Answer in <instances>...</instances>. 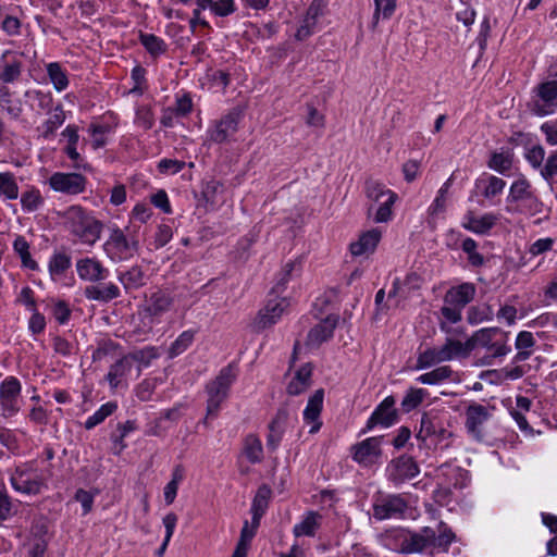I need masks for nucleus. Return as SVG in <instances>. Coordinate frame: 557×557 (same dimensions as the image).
<instances>
[{"label": "nucleus", "mask_w": 557, "mask_h": 557, "mask_svg": "<svg viewBox=\"0 0 557 557\" xmlns=\"http://www.w3.org/2000/svg\"><path fill=\"white\" fill-rule=\"evenodd\" d=\"M288 416L287 407L284 405L277 409L274 418L269 423V434L267 436L268 449L274 451L280 446L286 430Z\"/></svg>", "instance_id": "a211bd4d"}, {"label": "nucleus", "mask_w": 557, "mask_h": 557, "mask_svg": "<svg viewBox=\"0 0 557 557\" xmlns=\"http://www.w3.org/2000/svg\"><path fill=\"white\" fill-rule=\"evenodd\" d=\"M442 352L444 354L446 361H450L456 358H466L471 352V344L469 343V339L462 343L461 341L447 337L442 346Z\"/></svg>", "instance_id": "c756f323"}, {"label": "nucleus", "mask_w": 557, "mask_h": 557, "mask_svg": "<svg viewBox=\"0 0 557 557\" xmlns=\"http://www.w3.org/2000/svg\"><path fill=\"white\" fill-rule=\"evenodd\" d=\"M417 437L423 442L430 440L435 445L444 443V447H448L453 433L443 425L437 416L423 413Z\"/></svg>", "instance_id": "9b49d317"}, {"label": "nucleus", "mask_w": 557, "mask_h": 557, "mask_svg": "<svg viewBox=\"0 0 557 557\" xmlns=\"http://www.w3.org/2000/svg\"><path fill=\"white\" fill-rule=\"evenodd\" d=\"M139 41L152 57H159L166 51L165 41L153 34L140 33Z\"/></svg>", "instance_id": "37998d69"}, {"label": "nucleus", "mask_w": 557, "mask_h": 557, "mask_svg": "<svg viewBox=\"0 0 557 557\" xmlns=\"http://www.w3.org/2000/svg\"><path fill=\"white\" fill-rule=\"evenodd\" d=\"M1 27L9 36H16L21 32V22L15 16L5 15L2 20Z\"/></svg>", "instance_id": "774afa93"}, {"label": "nucleus", "mask_w": 557, "mask_h": 557, "mask_svg": "<svg viewBox=\"0 0 557 557\" xmlns=\"http://www.w3.org/2000/svg\"><path fill=\"white\" fill-rule=\"evenodd\" d=\"M383 436L368 437L350 447V456L354 461L362 467H371L382 457Z\"/></svg>", "instance_id": "9d476101"}, {"label": "nucleus", "mask_w": 557, "mask_h": 557, "mask_svg": "<svg viewBox=\"0 0 557 557\" xmlns=\"http://www.w3.org/2000/svg\"><path fill=\"white\" fill-rule=\"evenodd\" d=\"M129 362H137V376L140 375L141 369L150 366L153 359L159 357L158 350L156 347L148 346L138 350H134L126 355Z\"/></svg>", "instance_id": "473e14b6"}, {"label": "nucleus", "mask_w": 557, "mask_h": 557, "mask_svg": "<svg viewBox=\"0 0 557 557\" xmlns=\"http://www.w3.org/2000/svg\"><path fill=\"white\" fill-rule=\"evenodd\" d=\"M446 359L442 352V347H430L424 351L420 352L417 358L416 369L423 370L429 369L435 364L445 362Z\"/></svg>", "instance_id": "c9c22d12"}, {"label": "nucleus", "mask_w": 557, "mask_h": 557, "mask_svg": "<svg viewBox=\"0 0 557 557\" xmlns=\"http://www.w3.org/2000/svg\"><path fill=\"white\" fill-rule=\"evenodd\" d=\"M338 319V315L331 314L313 326L307 335V345L317 347L332 338Z\"/></svg>", "instance_id": "aec40b11"}, {"label": "nucleus", "mask_w": 557, "mask_h": 557, "mask_svg": "<svg viewBox=\"0 0 557 557\" xmlns=\"http://www.w3.org/2000/svg\"><path fill=\"white\" fill-rule=\"evenodd\" d=\"M529 106L531 111L540 116L554 113L557 108V82L549 81L540 84Z\"/></svg>", "instance_id": "f8f14e48"}, {"label": "nucleus", "mask_w": 557, "mask_h": 557, "mask_svg": "<svg viewBox=\"0 0 557 557\" xmlns=\"http://www.w3.org/2000/svg\"><path fill=\"white\" fill-rule=\"evenodd\" d=\"M103 250L113 262L128 260L137 250V243L129 240L119 227H113L103 244Z\"/></svg>", "instance_id": "6e6552de"}, {"label": "nucleus", "mask_w": 557, "mask_h": 557, "mask_svg": "<svg viewBox=\"0 0 557 557\" xmlns=\"http://www.w3.org/2000/svg\"><path fill=\"white\" fill-rule=\"evenodd\" d=\"M476 248L478 244L473 238L467 237L462 240L461 249L467 253L469 263L474 268L482 267L485 263L484 257L476 251Z\"/></svg>", "instance_id": "3c124183"}, {"label": "nucleus", "mask_w": 557, "mask_h": 557, "mask_svg": "<svg viewBox=\"0 0 557 557\" xmlns=\"http://www.w3.org/2000/svg\"><path fill=\"white\" fill-rule=\"evenodd\" d=\"M375 10L372 17V28H374L382 15L383 18H389L395 9H396V0H374Z\"/></svg>", "instance_id": "864d4df0"}, {"label": "nucleus", "mask_w": 557, "mask_h": 557, "mask_svg": "<svg viewBox=\"0 0 557 557\" xmlns=\"http://www.w3.org/2000/svg\"><path fill=\"white\" fill-rule=\"evenodd\" d=\"M532 194L531 185L525 178H519L510 186L507 206H513Z\"/></svg>", "instance_id": "c03bdc74"}, {"label": "nucleus", "mask_w": 557, "mask_h": 557, "mask_svg": "<svg viewBox=\"0 0 557 557\" xmlns=\"http://www.w3.org/2000/svg\"><path fill=\"white\" fill-rule=\"evenodd\" d=\"M195 331L187 330L180 334V336L171 344L169 348V357L175 358L183 354L193 344L195 338Z\"/></svg>", "instance_id": "de8ad7c7"}, {"label": "nucleus", "mask_w": 557, "mask_h": 557, "mask_svg": "<svg viewBox=\"0 0 557 557\" xmlns=\"http://www.w3.org/2000/svg\"><path fill=\"white\" fill-rule=\"evenodd\" d=\"M186 163L175 159H161L158 163V170L162 174H176L181 172Z\"/></svg>", "instance_id": "e2e57ef3"}, {"label": "nucleus", "mask_w": 557, "mask_h": 557, "mask_svg": "<svg viewBox=\"0 0 557 557\" xmlns=\"http://www.w3.org/2000/svg\"><path fill=\"white\" fill-rule=\"evenodd\" d=\"M395 398L393 396H387L372 412L370 418L367 421L366 426L361 430L360 434H366L371 431L374 426L381 425L383 428H388L396 423L398 416L397 411L394 408Z\"/></svg>", "instance_id": "dca6fc26"}, {"label": "nucleus", "mask_w": 557, "mask_h": 557, "mask_svg": "<svg viewBox=\"0 0 557 557\" xmlns=\"http://www.w3.org/2000/svg\"><path fill=\"white\" fill-rule=\"evenodd\" d=\"M535 344L533 334L522 331L517 335L515 347L518 350L513 357V363L527 360L532 355V347Z\"/></svg>", "instance_id": "7c9ffc66"}, {"label": "nucleus", "mask_w": 557, "mask_h": 557, "mask_svg": "<svg viewBox=\"0 0 557 557\" xmlns=\"http://www.w3.org/2000/svg\"><path fill=\"white\" fill-rule=\"evenodd\" d=\"M84 295L89 300L109 302L119 298L121 290L114 283H100L87 286L84 290Z\"/></svg>", "instance_id": "393cba45"}, {"label": "nucleus", "mask_w": 557, "mask_h": 557, "mask_svg": "<svg viewBox=\"0 0 557 557\" xmlns=\"http://www.w3.org/2000/svg\"><path fill=\"white\" fill-rule=\"evenodd\" d=\"M451 182L453 178L449 177L437 191L435 199L433 200L432 205L429 208V213L431 215H437L438 213L445 210L446 195L451 185Z\"/></svg>", "instance_id": "6e6d98bb"}, {"label": "nucleus", "mask_w": 557, "mask_h": 557, "mask_svg": "<svg viewBox=\"0 0 557 557\" xmlns=\"http://www.w3.org/2000/svg\"><path fill=\"white\" fill-rule=\"evenodd\" d=\"M18 185L12 172L0 173V198L15 200L18 198Z\"/></svg>", "instance_id": "58836bf2"}, {"label": "nucleus", "mask_w": 557, "mask_h": 557, "mask_svg": "<svg viewBox=\"0 0 557 557\" xmlns=\"http://www.w3.org/2000/svg\"><path fill=\"white\" fill-rule=\"evenodd\" d=\"M132 370V363L129 362L127 356H123L117 361H115L109 369L108 374L106 375V380L108 381L110 387L112 389L117 388L123 380L128 375Z\"/></svg>", "instance_id": "cd10ccee"}, {"label": "nucleus", "mask_w": 557, "mask_h": 557, "mask_svg": "<svg viewBox=\"0 0 557 557\" xmlns=\"http://www.w3.org/2000/svg\"><path fill=\"white\" fill-rule=\"evenodd\" d=\"M506 209L508 212H520L523 214L534 215L541 212L542 203L532 193L520 202H517L513 206H507Z\"/></svg>", "instance_id": "a18cd8bd"}, {"label": "nucleus", "mask_w": 557, "mask_h": 557, "mask_svg": "<svg viewBox=\"0 0 557 557\" xmlns=\"http://www.w3.org/2000/svg\"><path fill=\"white\" fill-rule=\"evenodd\" d=\"M12 487L24 494H39L45 487V481L42 478H27L24 471L16 470L15 474L11 476Z\"/></svg>", "instance_id": "a878e982"}, {"label": "nucleus", "mask_w": 557, "mask_h": 557, "mask_svg": "<svg viewBox=\"0 0 557 557\" xmlns=\"http://www.w3.org/2000/svg\"><path fill=\"white\" fill-rule=\"evenodd\" d=\"M243 117L244 110L242 108L235 107L231 109L208 128L207 138L215 144L228 141L237 133Z\"/></svg>", "instance_id": "423d86ee"}, {"label": "nucleus", "mask_w": 557, "mask_h": 557, "mask_svg": "<svg viewBox=\"0 0 557 557\" xmlns=\"http://www.w3.org/2000/svg\"><path fill=\"white\" fill-rule=\"evenodd\" d=\"M237 376L236 368L228 364L221 369L218 376L207 384L208 401L207 416H215L221 404L226 399L230 387Z\"/></svg>", "instance_id": "39448f33"}, {"label": "nucleus", "mask_w": 557, "mask_h": 557, "mask_svg": "<svg viewBox=\"0 0 557 557\" xmlns=\"http://www.w3.org/2000/svg\"><path fill=\"white\" fill-rule=\"evenodd\" d=\"M44 202L45 200L40 194V190L35 186L28 187L21 195V206L25 212L37 211L40 207L44 206Z\"/></svg>", "instance_id": "79ce46f5"}, {"label": "nucleus", "mask_w": 557, "mask_h": 557, "mask_svg": "<svg viewBox=\"0 0 557 557\" xmlns=\"http://www.w3.org/2000/svg\"><path fill=\"white\" fill-rule=\"evenodd\" d=\"M317 24V18L311 17V15H306L302 20L300 26L297 29L296 38L298 40H304L309 37L313 33V28Z\"/></svg>", "instance_id": "69168bd1"}, {"label": "nucleus", "mask_w": 557, "mask_h": 557, "mask_svg": "<svg viewBox=\"0 0 557 557\" xmlns=\"http://www.w3.org/2000/svg\"><path fill=\"white\" fill-rule=\"evenodd\" d=\"M69 232L87 245H94L101 235L103 224L81 206H71L62 214Z\"/></svg>", "instance_id": "7ed1b4c3"}, {"label": "nucleus", "mask_w": 557, "mask_h": 557, "mask_svg": "<svg viewBox=\"0 0 557 557\" xmlns=\"http://www.w3.org/2000/svg\"><path fill=\"white\" fill-rule=\"evenodd\" d=\"M117 409V405L114 401H108L103 404L94 414H91L84 423L86 430H91L102 423L108 417H110Z\"/></svg>", "instance_id": "49530a36"}, {"label": "nucleus", "mask_w": 557, "mask_h": 557, "mask_svg": "<svg viewBox=\"0 0 557 557\" xmlns=\"http://www.w3.org/2000/svg\"><path fill=\"white\" fill-rule=\"evenodd\" d=\"M408 508L406 499L401 495L382 496L373 505V516L377 520L401 517Z\"/></svg>", "instance_id": "2eb2a0df"}, {"label": "nucleus", "mask_w": 557, "mask_h": 557, "mask_svg": "<svg viewBox=\"0 0 557 557\" xmlns=\"http://www.w3.org/2000/svg\"><path fill=\"white\" fill-rule=\"evenodd\" d=\"M71 312L64 300H58L52 307V314L60 324H65L70 320Z\"/></svg>", "instance_id": "0e129e2a"}, {"label": "nucleus", "mask_w": 557, "mask_h": 557, "mask_svg": "<svg viewBox=\"0 0 557 557\" xmlns=\"http://www.w3.org/2000/svg\"><path fill=\"white\" fill-rule=\"evenodd\" d=\"M216 16H228L236 11L235 0H211L206 4Z\"/></svg>", "instance_id": "4d7b16f0"}, {"label": "nucleus", "mask_w": 557, "mask_h": 557, "mask_svg": "<svg viewBox=\"0 0 557 557\" xmlns=\"http://www.w3.org/2000/svg\"><path fill=\"white\" fill-rule=\"evenodd\" d=\"M72 261L71 257L63 252L57 251L54 252L49 260V272L52 280H59L64 275V273L71 268Z\"/></svg>", "instance_id": "72a5a7b5"}, {"label": "nucleus", "mask_w": 557, "mask_h": 557, "mask_svg": "<svg viewBox=\"0 0 557 557\" xmlns=\"http://www.w3.org/2000/svg\"><path fill=\"white\" fill-rule=\"evenodd\" d=\"M22 60L5 51L0 60V82L3 84H12L22 75Z\"/></svg>", "instance_id": "5701e85b"}, {"label": "nucleus", "mask_w": 557, "mask_h": 557, "mask_svg": "<svg viewBox=\"0 0 557 557\" xmlns=\"http://www.w3.org/2000/svg\"><path fill=\"white\" fill-rule=\"evenodd\" d=\"M172 297L164 292L153 293L147 301L146 311L151 315H160L168 311L172 306Z\"/></svg>", "instance_id": "2f4dec72"}, {"label": "nucleus", "mask_w": 557, "mask_h": 557, "mask_svg": "<svg viewBox=\"0 0 557 557\" xmlns=\"http://www.w3.org/2000/svg\"><path fill=\"white\" fill-rule=\"evenodd\" d=\"M322 522V515L318 511L310 510L307 511L301 521L294 525L293 534L296 537L300 536H309L313 537L317 534V531L320 529Z\"/></svg>", "instance_id": "bb28decb"}, {"label": "nucleus", "mask_w": 557, "mask_h": 557, "mask_svg": "<svg viewBox=\"0 0 557 557\" xmlns=\"http://www.w3.org/2000/svg\"><path fill=\"white\" fill-rule=\"evenodd\" d=\"M22 384L13 375L7 376L0 384V410L4 418H12L22 407Z\"/></svg>", "instance_id": "0eeeda50"}, {"label": "nucleus", "mask_w": 557, "mask_h": 557, "mask_svg": "<svg viewBox=\"0 0 557 557\" xmlns=\"http://www.w3.org/2000/svg\"><path fill=\"white\" fill-rule=\"evenodd\" d=\"M300 271V262H297V261H289L287 262L281 273H280V277L275 284V286L273 287L271 294H280L282 292H284L285 287H286V284L287 282L292 278L293 276V272H299Z\"/></svg>", "instance_id": "8fccbe9b"}, {"label": "nucleus", "mask_w": 557, "mask_h": 557, "mask_svg": "<svg viewBox=\"0 0 557 557\" xmlns=\"http://www.w3.org/2000/svg\"><path fill=\"white\" fill-rule=\"evenodd\" d=\"M479 183H485L482 195L486 199H492L497 195L502 194L506 186V182L503 178H499L494 175L487 176L486 180H480Z\"/></svg>", "instance_id": "603ef678"}, {"label": "nucleus", "mask_w": 557, "mask_h": 557, "mask_svg": "<svg viewBox=\"0 0 557 557\" xmlns=\"http://www.w3.org/2000/svg\"><path fill=\"white\" fill-rule=\"evenodd\" d=\"M382 237L379 228H372L362 233L359 239L350 244V252L352 256H363L374 252Z\"/></svg>", "instance_id": "b1692460"}, {"label": "nucleus", "mask_w": 557, "mask_h": 557, "mask_svg": "<svg viewBox=\"0 0 557 557\" xmlns=\"http://www.w3.org/2000/svg\"><path fill=\"white\" fill-rule=\"evenodd\" d=\"M324 391L322 388L317 389L312 396L308 399V404L304 410V421L310 424V434H315L322 426L320 419L323 408Z\"/></svg>", "instance_id": "6ab92c4d"}, {"label": "nucleus", "mask_w": 557, "mask_h": 557, "mask_svg": "<svg viewBox=\"0 0 557 557\" xmlns=\"http://www.w3.org/2000/svg\"><path fill=\"white\" fill-rule=\"evenodd\" d=\"M14 251L20 256L22 264L30 270H36L38 264L33 260L29 252V245L23 236H17L13 243Z\"/></svg>", "instance_id": "09e8293b"}, {"label": "nucleus", "mask_w": 557, "mask_h": 557, "mask_svg": "<svg viewBox=\"0 0 557 557\" xmlns=\"http://www.w3.org/2000/svg\"><path fill=\"white\" fill-rule=\"evenodd\" d=\"M244 454L249 462L259 463L263 459V447L260 438L255 434H248L244 441Z\"/></svg>", "instance_id": "4c0bfd02"}, {"label": "nucleus", "mask_w": 557, "mask_h": 557, "mask_svg": "<svg viewBox=\"0 0 557 557\" xmlns=\"http://www.w3.org/2000/svg\"><path fill=\"white\" fill-rule=\"evenodd\" d=\"M508 333L502 331L499 327H487L476 331L470 338L471 351L476 347L481 346L488 349L497 337H507Z\"/></svg>", "instance_id": "c85d7f7f"}, {"label": "nucleus", "mask_w": 557, "mask_h": 557, "mask_svg": "<svg viewBox=\"0 0 557 557\" xmlns=\"http://www.w3.org/2000/svg\"><path fill=\"white\" fill-rule=\"evenodd\" d=\"M79 278L88 282H100L108 277L109 271L94 258L79 259L76 262Z\"/></svg>", "instance_id": "4be33fe9"}, {"label": "nucleus", "mask_w": 557, "mask_h": 557, "mask_svg": "<svg viewBox=\"0 0 557 557\" xmlns=\"http://www.w3.org/2000/svg\"><path fill=\"white\" fill-rule=\"evenodd\" d=\"M48 184L57 193L75 196L85 191L87 178L75 172H55L49 177Z\"/></svg>", "instance_id": "ddd939ff"}, {"label": "nucleus", "mask_w": 557, "mask_h": 557, "mask_svg": "<svg viewBox=\"0 0 557 557\" xmlns=\"http://www.w3.org/2000/svg\"><path fill=\"white\" fill-rule=\"evenodd\" d=\"M475 296V286L472 283H462L448 289L444 296L442 315L450 323L461 320L462 309L470 304Z\"/></svg>", "instance_id": "20e7f679"}, {"label": "nucleus", "mask_w": 557, "mask_h": 557, "mask_svg": "<svg viewBox=\"0 0 557 557\" xmlns=\"http://www.w3.org/2000/svg\"><path fill=\"white\" fill-rule=\"evenodd\" d=\"M111 131L109 124H90L88 132L92 137V146L95 149L101 148L106 145V134Z\"/></svg>", "instance_id": "bf43d9fd"}, {"label": "nucleus", "mask_w": 557, "mask_h": 557, "mask_svg": "<svg viewBox=\"0 0 557 557\" xmlns=\"http://www.w3.org/2000/svg\"><path fill=\"white\" fill-rule=\"evenodd\" d=\"M65 112L61 104L57 106L47 121L41 125V135L45 139L51 138L55 131L64 123Z\"/></svg>", "instance_id": "e433bc0d"}, {"label": "nucleus", "mask_w": 557, "mask_h": 557, "mask_svg": "<svg viewBox=\"0 0 557 557\" xmlns=\"http://www.w3.org/2000/svg\"><path fill=\"white\" fill-rule=\"evenodd\" d=\"M274 295L275 297L269 298L264 308L259 311L256 322L258 329L275 324L289 305L286 298H280L278 294Z\"/></svg>", "instance_id": "f3484780"}, {"label": "nucleus", "mask_w": 557, "mask_h": 557, "mask_svg": "<svg viewBox=\"0 0 557 557\" xmlns=\"http://www.w3.org/2000/svg\"><path fill=\"white\" fill-rule=\"evenodd\" d=\"M426 392L422 388H409L401 401L404 411L409 412L417 408L424 399Z\"/></svg>", "instance_id": "5fc2aeb1"}, {"label": "nucleus", "mask_w": 557, "mask_h": 557, "mask_svg": "<svg viewBox=\"0 0 557 557\" xmlns=\"http://www.w3.org/2000/svg\"><path fill=\"white\" fill-rule=\"evenodd\" d=\"M455 541L454 532L441 522L438 534L430 527H423L419 531H408L400 542V552L404 554H417L434 550L446 553Z\"/></svg>", "instance_id": "f257e3e1"}, {"label": "nucleus", "mask_w": 557, "mask_h": 557, "mask_svg": "<svg viewBox=\"0 0 557 557\" xmlns=\"http://www.w3.org/2000/svg\"><path fill=\"white\" fill-rule=\"evenodd\" d=\"M493 408L471 403L465 411L467 432L476 441L484 437L483 425L492 418Z\"/></svg>", "instance_id": "4468645a"}, {"label": "nucleus", "mask_w": 557, "mask_h": 557, "mask_svg": "<svg viewBox=\"0 0 557 557\" xmlns=\"http://www.w3.org/2000/svg\"><path fill=\"white\" fill-rule=\"evenodd\" d=\"M507 339H508V336L507 337H497V339L494 341V343L487 349L491 352L492 357H495V358L504 357L508 352L511 351L510 346H508L506 344Z\"/></svg>", "instance_id": "338daca9"}, {"label": "nucleus", "mask_w": 557, "mask_h": 557, "mask_svg": "<svg viewBox=\"0 0 557 557\" xmlns=\"http://www.w3.org/2000/svg\"><path fill=\"white\" fill-rule=\"evenodd\" d=\"M493 315L492 309L487 305L481 307H471L468 310L467 320L470 324H478L486 320H491Z\"/></svg>", "instance_id": "052dcab7"}, {"label": "nucleus", "mask_w": 557, "mask_h": 557, "mask_svg": "<svg viewBox=\"0 0 557 557\" xmlns=\"http://www.w3.org/2000/svg\"><path fill=\"white\" fill-rule=\"evenodd\" d=\"M454 371L449 366H441L430 372L423 373L417 377V381L425 385H438L449 380Z\"/></svg>", "instance_id": "ea45409f"}, {"label": "nucleus", "mask_w": 557, "mask_h": 557, "mask_svg": "<svg viewBox=\"0 0 557 557\" xmlns=\"http://www.w3.org/2000/svg\"><path fill=\"white\" fill-rule=\"evenodd\" d=\"M487 165L490 169L500 174H505L507 171L511 169L512 161L511 158L504 152H494L491 156Z\"/></svg>", "instance_id": "13d9d810"}, {"label": "nucleus", "mask_w": 557, "mask_h": 557, "mask_svg": "<svg viewBox=\"0 0 557 557\" xmlns=\"http://www.w3.org/2000/svg\"><path fill=\"white\" fill-rule=\"evenodd\" d=\"M47 74L57 91H63L69 87L66 71L58 62H51L46 66Z\"/></svg>", "instance_id": "a19ab883"}, {"label": "nucleus", "mask_w": 557, "mask_h": 557, "mask_svg": "<svg viewBox=\"0 0 557 557\" xmlns=\"http://www.w3.org/2000/svg\"><path fill=\"white\" fill-rule=\"evenodd\" d=\"M420 473L416 460L408 455H401L392 459L385 469V474L394 486H400L407 481L414 479Z\"/></svg>", "instance_id": "1a4fd4ad"}, {"label": "nucleus", "mask_w": 557, "mask_h": 557, "mask_svg": "<svg viewBox=\"0 0 557 557\" xmlns=\"http://www.w3.org/2000/svg\"><path fill=\"white\" fill-rule=\"evenodd\" d=\"M498 215L494 213H484L481 216L474 215L469 211L462 221V227L478 235H485L496 225Z\"/></svg>", "instance_id": "412c9836"}, {"label": "nucleus", "mask_w": 557, "mask_h": 557, "mask_svg": "<svg viewBox=\"0 0 557 557\" xmlns=\"http://www.w3.org/2000/svg\"><path fill=\"white\" fill-rule=\"evenodd\" d=\"M364 194L368 199L367 215L375 223H387L393 219V206L398 196L393 190L375 180H368L364 185Z\"/></svg>", "instance_id": "f03ea898"}, {"label": "nucleus", "mask_w": 557, "mask_h": 557, "mask_svg": "<svg viewBox=\"0 0 557 557\" xmlns=\"http://www.w3.org/2000/svg\"><path fill=\"white\" fill-rule=\"evenodd\" d=\"M117 278L127 290L137 289L145 284V273L138 265H134L127 271L119 272Z\"/></svg>", "instance_id": "f704fd0d"}, {"label": "nucleus", "mask_w": 557, "mask_h": 557, "mask_svg": "<svg viewBox=\"0 0 557 557\" xmlns=\"http://www.w3.org/2000/svg\"><path fill=\"white\" fill-rule=\"evenodd\" d=\"M270 490L267 486H262L258 490L251 505V511L263 515L268 507V498Z\"/></svg>", "instance_id": "680f3d73"}]
</instances>
